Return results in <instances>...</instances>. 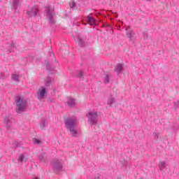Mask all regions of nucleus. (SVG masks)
<instances>
[{"label": "nucleus", "instance_id": "obj_30", "mask_svg": "<svg viewBox=\"0 0 179 179\" xmlns=\"http://www.w3.org/2000/svg\"><path fill=\"white\" fill-rule=\"evenodd\" d=\"M147 1H150V0H147Z\"/></svg>", "mask_w": 179, "mask_h": 179}, {"label": "nucleus", "instance_id": "obj_10", "mask_svg": "<svg viewBox=\"0 0 179 179\" xmlns=\"http://www.w3.org/2000/svg\"><path fill=\"white\" fill-rule=\"evenodd\" d=\"M12 121H13V119L10 118V117H6L4 118V125H5L6 128L9 129V128H10L12 127Z\"/></svg>", "mask_w": 179, "mask_h": 179}, {"label": "nucleus", "instance_id": "obj_6", "mask_svg": "<svg viewBox=\"0 0 179 179\" xmlns=\"http://www.w3.org/2000/svg\"><path fill=\"white\" fill-rule=\"evenodd\" d=\"M46 93H47V89L45 87H41L38 89L37 92V96L40 101H43L44 97H45Z\"/></svg>", "mask_w": 179, "mask_h": 179}, {"label": "nucleus", "instance_id": "obj_25", "mask_svg": "<svg viewBox=\"0 0 179 179\" xmlns=\"http://www.w3.org/2000/svg\"><path fill=\"white\" fill-rule=\"evenodd\" d=\"M78 78H83V73L82 71L78 72Z\"/></svg>", "mask_w": 179, "mask_h": 179}, {"label": "nucleus", "instance_id": "obj_29", "mask_svg": "<svg viewBox=\"0 0 179 179\" xmlns=\"http://www.w3.org/2000/svg\"><path fill=\"white\" fill-rule=\"evenodd\" d=\"M34 179H37V178H34Z\"/></svg>", "mask_w": 179, "mask_h": 179}, {"label": "nucleus", "instance_id": "obj_22", "mask_svg": "<svg viewBox=\"0 0 179 179\" xmlns=\"http://www.w3.org/2000/svg\"><path fill=\"white\" fill-rule=\"evenodd\" d=\"M105 83H108L110 82V76L106 75L104 80Z\"/></svg>", "mask_w": 179, "mask_h": 179}, {"label": "nucleus", "instance_id": "obj_2", "mask_svg": "<svg viewBox=\"0 0 179 179\" xmlns=\"http://www.w3.org/2000/svg\"><path fill=\"white\" fill-rule=\"evenodd\" d=\"M15 103L17 106V113H22L26 110V107H27V101L25 99L20 96H17L15 99Z\"/></svg>", "mask_w": 179, "mask_h": 179}, {"label": "nucleus", "instance_id": "obj_8", "mask_svg": "<svg viewBox=\"0 0 179 179\" xmlns=\"http://www.w3.org/2000/svg\"><path fill=\"white\" fill-rule=\"evenodd\" d=\"M126 36L131 40V41H134L136 39L135 33L132 29H131V27H126Z\"/></svg>", "mask_w": 179, "mask_h": 179}, {"label": "nucleus", "instance_id": "obj_13", "mask_svg": "<svg viewBox=\"0 0 179 179\" xmlns=\"http://www.w3.org/2000/svg\"><path fill=\"white\" fill-rule=\"evenodd\" d=\"M67 104L69 107H75L76 103L75 102V99L72 98H69L67 99Z\"/></svg>", "mask_w": 179, "mask_h": 179}, {"label": "nucleus", "instance_id": "obj_9", "mask_svg": "<svg viewBox=\"0 0 179 179\" xmlns=\"http://www.w3.org/2000/svg\"><path fill=\"white\" fill-rule=\"evenodd\" d=\"M52 164L53 170L54 171H55V173H57V171H59L62 170V164H61V161L57 159L54 161L52 163Z\"/></svg>", "mask_w": 179, "mask_h": 179}, {"label": "nucleus", "instance_id": "obj_23", "mask_svg": "<svg viewBox=\"0 0 179 179\" xmlns=\"http://www.w3.org/2000/svg\"><path fill=\"white\" fill-rule=\"evenodd\" d=\"M41 143V141H40V140H38V139H34V145H38V144H40Z\"/></svg>", "mask_w": 179, "mask_h": 179}, {"label": "nucleus", "instance_id": "obj_19", "mask_svg": "<svg viewBox=\"0 0 179 179\" xmlns=\"http://www.w3.org/2000/svg\"><path fill=\"white\" fill-rule=\"evenodd\" d=\"M12 80H15V82H19V74H16V73L13 74Z\"/></svg>", "mask_w": 179, "mask_h": 179}, {"label": "nucleus", "instance_id": "obj_27", "mask_svg": "<svg viewBox=\"0 0 179 179\" xmlns=\"http://www.w3.org/2000/svg\"><path fill=\"white\" fill-rule=\"evenodd\" d=\"M5 78H6V75H5V73H1L0 76V79H5Z\"/></svg>", "mask_w": 179, "mask_h": 179}, {"label": "nucleus", "instance_id": "obj_21", "mask_svg": "<svg viewBox=\"0 0 179 179\" xmlns=\"http://www.w3.org/2000/svg\"><path fill=\"white\" fill-rule=\"evenodd\" d=\"M69 6L71 8V9H73L76 6V3H75L73 1H71L69 2Z\"/></svg>", "mask_w": 179, "mask_h": 179}, {"label": "nucleus", "instance_id": "obj_1", "mask_svg": "<svg viewBox=\"0 0 179 179\" xmlns=\"http://www.w3.org/2000/svg\"><path fill=\"white\" fill-rule=\"evenodd\" d=\"M77 120L75 117H71L66 120L65 125L67 129L70 131L72 136H77L78 131L76 130V124Z\"/></svg>", "mask_w": 179, "mask_h": 179}, {"label": "nucleus", "instance_id": "obj_4", "mask_svg": "<svg viewBox=\"0 0 179 179\" xmlns=\"http://www.w3.org/2000/svg\"><path fill=\"white\" fill-rule=\"evenodd\" d=\"M38 6H30L28 8L27 11V15L29 16V17H36L37 15H38Z\"/></svg>", "mask_w": 179, "mask_h": 179}, {"label": "nucleus", "instance_id": "obj_14", "mask_svg": "<svg viewBox=\"0 0 179 179\" xmlns=\"http://www.w3.org/2000/svg\"><path fill=\"white\" fill-rule=\"evenodd\" d=\"M26 154H21L19 156L18 162H20V163H23V162H27V157H26Z\"/></svg>", "mask_w": 179, "mask_h": 179}, {"label": "nucleus", "instance_id": "obj_18", "mask_svg": "<svg viewBox=\"0 0 179 179\" xmlns=\"http://www.w3.org/2000/svg\"><path fill=\"white\" fill-rule=\"evenodd\" d=\"M115 101V99H114V97L110 96L108 99V105L111 106L114 103Z\"/></svg>", "mask_w": 179, "mask_h": 179}, {"label": "nucleus", "instance_id": "obj_20", "mask_svg": "<svg viewBox=\"0 0 179 179\" xmlns=\"http://www.w3.org/2000/svg\"><path fill=\"white\" fill-rule=\"evenodd\" d=\"M48 123L45 120H43L41 123V129H45L47 128Z\"/></svg>", "mask_w": 179, "mask_h": 179}, {"label": "nucleus", "instance_id": "obj_7", "mask_svg": "<svg viewBox=\"0 0 179 179\" xmlns=\"http://www.w3.org/2000/svg\"><path fill=\"white\" fill-rule=\"evenodd\" d=\"M22 2H23V0H13L12 1V6L11 8L14 12H16L18 9H20L22 7Z\"/></svg>", "mask_w": 179, "mask_h": 179}, {"label": "nucleus", "instance_id": "obj_3", "mask_svg": "<svg viewBox=\"0 0 179 179\" xmlns=\"http://www.w3.org/2000/svg\"><path fill=\"white\" fill-rule=\"evenodd\" d=\"M87 117L88 118V121L90 124L94 125V124H97V120H99V115L96 111L89 112L87 114Z\"/></svg>", "mask_w": 179, "mask_h": 179}, {"label": "nucleus", "instance_id": "obj_16", "mask_svg": "<svg viewBox=\"0 0 179 179\" xmlns=\"http://www.w3.org/2000/svg\"><path fill=\"white\" fill-rule=\"evenodd\" d=\"M6 48L9 52H12L15 50V45L13 43L7 44Z\"/></svg>", "mask_w": 179, "mask_h": 179}, {"label": "nucleus", "instance_id": "obj_26", "mask_svg": "<svg viewBox=\"0 0 179 179\" xmlns=\"http://www.w3.org/2000/svg\"><path fill=\"white\" fill-rule=\"evenodd\" d=\"M153 136L155 139H157V138H159V133L157 132H154L153 133Z\"/></svg>", "mask_w": 179, "mask_h": 179}, {"label": "nucleus", "instance_id": "obj_12", "mask_svg": "<svg viewBox=\"0 0 179 179\" xmlns=\"http://www.w3.org/2000/svg\"><path fill=\"white\" fill-rule=\"evenodd\" d=\"M75 41L80 45V47H83V45H85V41H83L80 36H76L75 38Z\"/></svg>", "mask_w": 179, "mask_h": 179}, {"label": "nucleus", "instance_id": "obj_15", "mask_svg": "<svg viewBox=\"0 0 179 179\" xmlns=\"http://www.w3.org/2000/svg\"><path fill=\"white\" fill-rule=\"evenodd\" d=\"M166 163L164 161H162L159 162V169L161 171H164V170H166Z\"/></svg>", "mask_w": 179, "mask_h": 179}, {"label": "nucleus", "instance_id": "obj_24", "mask_svg": "<svg viewBox=\"0 0 179 179\" xmlns=\"http://www.w3.org/2000/svg\"><path fill=\"white\" fill-rule=\"evenodd\" d=\"M20 142H17V141H15L14 142V146L15 148H19V146H20Z\"/></svg>", "mask_w": 179, "mask_h": 179}, {"label": "nucleus", "instance_id": "obj_11", "mask_svg": "<svg viewBox=\"0 0 179 179\" xmlns=\"http://www.w3.org/2000/svg\"><path fill=\"white\" fill-rule=\"evenodd\" d=\"M87 21L88 24H90V26H96V24H97V20L90 15L87 17Z\"/></svg>", "mask_w": 179, "mask_h": 179}, {"label": "nucleus", "instance_id": "obj_28", "mask_svg": "<svg viewBox=\"0 0 179 179\" xmlns=\"http://www.w3.org/2000/svg\"><path fill=\"white\" fill-rule=\"evenodd\" d=\"M176 107H179V101H178L177 102H176Z\"/></svg>", "mask_w": 179, "mask_h": 179}, {"label": "nucleus", "instance_id": "obj_17", "mask_svg": "<svg viewBox=\"0 0 179 179\" xmlns=\"http://www.w3.org/2000/svg\"><path fill=\"white\" fill-rule=\"evenodd\" d=\"M115 71L117 72V73H121L122 71V64H117L115 68Z\"/></svg>", "mask_w": 179, "mask_h": 179}, {"label": "nucleus", "instance_id": "obj_5", "mask_svg": "<svg viewBox=\"0 0 179 179\" xmlns=\"http://www.w3.org/2000/svg\"><path fill=\"white\" fill-rule=\"evenodd\" d=\"M45 12L47 13V17L50 23H54V7L48 6L45 7Z\"/></svg>", "mask_w": 179, "mask_h": 179}]
</instances>
